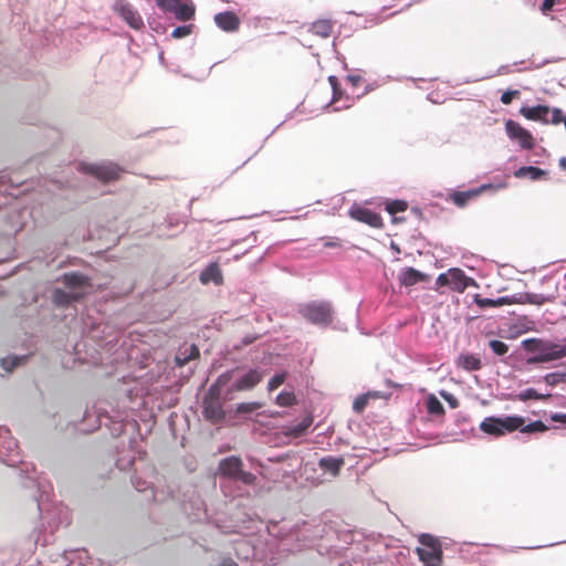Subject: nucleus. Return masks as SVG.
Wrapping results in <instances>:
<instances>
[{
    "mask_svg": "<svg viewBox=\"0 0 566 566\" xmlns=\"http://www.w3.org/2000/svg\"><path fill=\"white\" fill-rule=\"evenodd\" d=\"M234 371L235 369H231L219 375L203 397V417L213 423L221 422L226 417V412L223 410V401L230 399V397L224 396L221 398V395L223 388L227 387L228 384L232 380Z\"/></svg>",
    "mask_w": 566,
    "mask_h": 566,
    "instance_id": "1",
    "label": "nucleus"
},
{
    "mask_svg": "<svg viewBox=\"0 0 566 566\" xmlns=\"http://www.w3.org/2000/svg\"><path fill=\"white\" fill-rule=\"evenodd\" d=\"M525 345L528 352L534 353V356L528 358V364L549 363L566 357V342L531 339L526 340Z\"/></svg>",
    "mask_w": 566,
    "mask_h": 566,
    "instance_id": "2",
    "label": "nucleus"
},
{
    "mask_svg": "<svg viewBox=\"0 0 566 566\" xmlns=\"http://www.w3.org/2000/svg\"><path fill=\"white\" fill-rule=\"evenodd\" d=\"M524 423L521 416H507L505 418L488 417L481 424L480 429L488 434L501 437L517 430Z\"/></svg>",
    "mask_w": 566,
    "mask_h": 566,
    "instance_id": "3",
    "label": "nucleus"
},
{
    "mask_svg": "<svg viewBox=\"0 0 566 566\" xmlns=\"http://www.w3.org/2000/svg\"><path fill=\"white\" fill-rule=\"evenodd\" d=\"M242 468V460L235 455L222 459L218 467L219 473L222 476L234 479L247 485H254L256 476L251 472L243 471Z\"/></svg>",
    "mask_w": 566,
    "mask_h": 566,
    "instance_id": "4",
    "label": "nucleus"
},
{
    "mask_svg": "<svg viewBox=\"0 0 566 566\" xmlns=\"http://www.w3.org/2000/svg\"><path fill=\"white\" fill-rule=\"evenodd\" d=\"M418 542L421 546L415 548L420 562H443V551L440 539L431 534H420Z\"/></svg>",
    "mask_w": 566,
    "mask_h": 566,
    "instance_id": "5",
    "label": "nucleus"
},
{
    "mask_svg": "<svg viewBox=\"0 0 566 566\" xmlns=\"http://www.w3.org/2000/svg\"><path fill=\"white\" fill-rule=\"evenodd\" d=\"M301 315L310 323L327 326L333 322V310L327 302H311L300 310Z\"/></svg>",
    "mask_w": 566,
    "mask_h": 566,
    "instance_id": "6",
    "label": "nucleus"
},
{
    "mask_svg": "<svg viewBox=\"0 0 566 566\" xmlns=\"http://www.w3.org/2000/svg\"><path fill=\"white\" fill-rule=\"evenodd\" d=\"M114 11L134 30L144 28V21L138 11L127 0H116Z\"/></svg>",
    "mask_w": 566,
    "mask_h": 566,
    "instance_id": "7",
    "label": "nucleus"
},
{
    "mask_svg": "<svg viewBox=\"0 0 566 566\" xmlns=\"http://www.w3.org/2000/svg\"><path fill=\"white\" fill-rule=\"evenodd\" d=\"M83 171L96 177L103 182L117 180L120 177L122 169L114 164L107 165H81Z\"/></svg>",
    "mask_w": 566,
    "mask_h": 566,
    "instance_id": "8",
    "label": "nucleus"
},
{
    "mask_svg": "<svg viewBox=\"0 0 566 566\" xmlns=\"http://www.w3.org/2000/svg\"><path fill=\"white\" fill-rule=\"evenodd\" d=\"M505 130L511 139L520 143L522 148L532 149L534 147V138L532 134L517 122L509 119L505 123Z\"/></svg>",
    "mask_w": 566,
    "mask_h": 566,
    "instance_id": "9",
    "label": "nucleus"
},
{
    "mask_svg": "<svg viewBox=\"0 0 566 566\" xmlns=\"http://www.w3.org/2000/svg\"><path fill=\"white\" fill-rule=\"evenodd\" d=\"M348 214L352 219L371 228L381 229L384 227L381 216L368 208L354 206L349 209Z\"/></svg>",
    "mask_w": 566,
    "mask_h": 566,
    "instance_id": "10",
    "label": "nucleus"
},
{
    "mask_svg": "<svg viewBox=\"0 0 566 566\" xmlns=\"http://www.w3.org/2000/svg\"><path fill=\"white\" fill-rule=\"evenodd\" d=\"M263 379V374L258 369H250L245 375L238 379L226 390V397L234 391H245L253 389Z\"/></svg>",
    "mask_w": 566,
    "mask_h": 566,
    "instance_id": "11",
    "label": "nucleus"
},
{
    "mask_svg": "<svg viewBox=\"0 0 566 566\" xmlns=\"http://www.w3.org/2000/svg\"><path fill=\"white\" fill-rule=\"evenodd\" d=\"M504 187H505V184L497 185V186L488 184V185H482L479 188L469 190V191H454L450 197H451L452 202L455 206L464 207L470 199L478 197L486 189H500V188H504Z\"/></svg>",
    "mask_w": 566,
    "mask_h": 566,
    "instance_id": "12",
    "label": "nucleus"
},
{
    "mask_svg": "<svg viewBox=\"0 0 566 566\" xmlns=\"http://www.w3.org/2000/svg\"><path fill=\"white\" fill-rule=\"evenodd\" d=\"M213 20L217 27L224 32H235L241 24L239 17L233 11L219 12Z\"/></svg>",
    "mask_w": 566,
    "mask_h": 566,
    "instance_id": "13",
    "label": "nucleus"
},
{
    "mask_svg": "<svg viewBox=\"0 0 566 566\" xmlns=\"http://www.w3.org/2000/svg\"><path fill=\"white\" fill-rule=\"evenodd\" d=\"M551 113V107L547 105H536V106H522L520 108V114L528 119L534 122H539L544 125H547V116Z\"/></svg>",
    "mask_w": 566,
    "mask_h": 566,
    "instance_id": "14",
    "label": "nucleus"
},
{
    "mask_svg": "<svg viewBox=\"0 0 566 566\" xmlns=\"http://www.w3.org/2000/svg\"><path fill=\"white\" fill-rule=\"evenodd\" d=\"M448 279L450 281V287L457 292H463L470 284H473V280L457 268L448 271Z\"/></svg>",
    "mask_w": 566,
    "mask_h": 566,
    "instance_id": "15",
    "label": "nucleus"
},
{
    "mask_svg": "<svg viewBox=\"0 0 566 566\" xmlns=\"http://www.w3.org/2000/svg\"><path fill=\"white\" fill-rule=\"evenodd\" d=\"M428 280H429V276L427 274H424L413 268L405 269L399 276L400 284L403 286H412V285H416L420 282H424Z\"/></svg>",
    "mask_w": 566,
    "mask_h": 566,
    "instance_id": "16",
    "label": "nucleus"
},
{
    "mask_svg": "<svg viewBox=\"0 0 566 566\" xmlns=\"http://www.w3.org/2000/svg\"><path fill=\"white\" fill-rule=\"evenodd\" d=\"M63 283L71 290V292H80L78 290L91 286L88 277L80 273L64 274Z\"/></svg>",
    "mask_w": 566,
    "mask_h": 566,
    "instance_id": "17",
    "label": "nucleus"
},
{
    "mask_svg": "<svg viewBox=\"0 0 566 566\" xmlns=\"http://www.w3.org/2000/svg\"><path fill=\"white\" fill-rule=\"evenodd\" d=\"M171 13H174L175 18L179 21H189L193 19L196 8L190 0H182L178 2Z\"/></svg>",
    "mask_w": 566,
    "mask_h": 566,
    "instance_id": "18",
    "label": "nucleus"
},
{
    "mask_svg": "<svg viewBox=\"0 0 566 566\" xmlns=\"http://www.w3.org/2000/svg\"><path fill=\"white\" fill-rule=\"evenodd\" d=\"M200 281L203 284L213 282L217 285L222 284L223 276L222 272L217 263L209 264L200 274Z\"/></svg>",
    "mask_w": 566,
    "mask_h": 566,
    "instance_id": "19",
    "label": "nucleus"
},
{
    "mask_svg": "<svg viewBox=\"0 0 566 566\" xmlns=\"http://www.w3.org/2000/svg\"><path fill=\"white\" fill-rule=\"evenodd\" d=\"M87 292H65L63 290H55L53 293V302L57 306H67L73 301H78L85 296Z\"/></svg>",
    "mask_w": 566,
    "mask_h": 566,
    "instance_id": "20",
    "label": "nucleus"
},
{
    "mask_svg": "<svg viewBox=\"0 0 566 566\" xmlns=\"http://www.w3.org/2000/svg\"><path fill=\"white\" fill-rule=\"evenodd\" d=\"M343 458L326 457L319 460V468L332 475H338L342 467L344 465Z\"/></svg>",
    "mask_w": 566,
    "mask_h": 566,
    "instance_id": "21",
    "label": "nucleus"
},
{
    "mask_svg": "<svg viewBox=\"0 0 566 566\" xmlns=\"http://www.w3.org/2000/svg\"><path fill=\"white\" fill-rule=\"evenodd\" d=\"M333 29L334 25L331 20L322 19L313 22L310 30L314 35L326 39L332 35Z\"/></svg>",
    "mask_w": 566,
    "mask_h": 566,
    "instance_id": "22",
    "label": "nucleus"
},
{
    "mask_svg": "<svg viewBox=\"0 0 566 566\" xmlns=\"http://www.w3.org/2000/svg\"><path fill=\"white\" fill-rule=\"evenodd\" d=\"M458 367L467 370L473 371L481 369V360L479 357L472 354H462L457 359Z\"/></svg>",
    "mask_w": 566,
    "mask_h": 566,
    "instance_id": "23",
    "label": "nucleus"
},
{
    "mask_svg": "<svg viewBox=\"0 0 566 566\" xmlns=\"http://www.w3.org/2000/svg\"><path fill=\"white\" fill-rule=\"evenodd\" d=\"M312 423H313V417L308 415V416L304 417L303 420L300 423H297L296 426L289 427L286 434L298 438L306 432V430L312 426Z\"/></svg>",
    "mask_w": 566,
    "mask_h": 566,
    "instance_id": "24",
    "label": "nucleus"
},
{
    "mask_svg": "<svg viewBox=\"0 0 566 566\" xmlns=\"http://www.w3.org/2000/svg\"><path fill=\"white\" fill-rule=\"evenodd\" d=\"M544 175H545V171L543 169L533 167V166L521 167L514 172V176L516 178H523V177L527 176L533 180H537L541 177H543Z\"/></svg>",
    "mask_w": 566,
    "mask_h": 566,
    "instance_id": "25",
    "label": "nucleus"
},
{
    "mask_svg": "<svg viewBox=\"0 0 566 566\" xmlns=\"http://www.w3.org/2000/svg\"><path fill=\"white\" fill-rule=\"evenodd\" d=\"M475 302L482 308H484V307H496V306H502V305L514 303V301L511 300L509 296H502V297H499L496 300L481 298V297L476 296L475 297Z\"/></svg>",
    "mask_w": 566,
    "mask_h": 566,
    "instance_id": "26",
    "label": "nucleus"
},
{
    "mask_svg": "<svg viewBox=\"0 0 566 566\" xmlns=\"http://www.w3.org/2000/svg\"><path fill=\"white\" fill-rule=\"evenodd\" d=\"M551 394H538L535 389L533 388H527L525 390H522L517 396L516 398L521 401H527V400H531V399H534V400H547L548 398H551Z\"/></svg>",
    "mask_w": 566,
    "mask_h": 566,
    "instance_id": "27",
    "label": "nucleus"
},
{
    "mask_svg": "<svg viewBox=\"0 0 566 566\" xmlns=\"http://www.w3.org/2000/svg\"><path fill=\"white\" fill-rule=\"evenodd\" d=\"M426 406L430 415L442 416L446 412L443 405L434 395L427 398Z\"/></svg>",
    "mask_w": 566,
    "mask_h": 566,
    "instance_id": "28",
    "label": "nucleus"
},
{
    "mask_svg": "<svg viewBox=\"0 0 566 566\" xmlns=\"http://www.w3.org/2000/svg\"><path fill=\"white\" fill-rule=\"evenodd\" d=\"M275 402L281 407H291L296 403V396L292 391H283L276 396Z\"/></svg>",
    "mask_w": 566,
    "mask_h": 566,
    "instance_id": "29",
    "label": "nucleus"
},
{
    "mask_svg": "<svg viewBox=\"0 0 566 566\" xmlns=\"http://www.w3.org/2000/svg\"><path fill=\"white\" fill-rule=\"evenodd\" d=\"M520 430L521 432L523 433H530V432H545L548 430V427L539 421V420H536V421H533L528 424L525 426V422L517 429Z\"/></svg>",
    "mask_w": 566,
    "mask_h": 566,
    "instance_id": "30",
    "label": "nucleus"
},
{
    "mask_svg": "<svg viewBox=\"0 0 566 566\" xmlns=\"http://www.w3.org/2000/svg\"><path fill=\"white\" fill-rule=\"evenodd\" d=\"M544 381L551 387L557 386L562 382L566 384V370L549 373L545 375Z\"/></svg>",
    "mask_w": 566,
    "mask_h": 566,
    "instance_id": "31",
    "label": "nucleus"
},
{
    "mask_svg": "<svg viewBox=\"0 0 566 566\" xmlns=\"http://www.w3.org/2000/svg\"><path fill=\"white\" fill-rule=\"evenodd\" d=\"M408 208V203L403 200H394L386 205V210L390 214H396L397 212L406 211Z\"/></svg>",
    "mask_w": 566,
    "mask_h": 566,
    "instance_id": "32",
    "label": "nucleus"
},
{
    "mask_svg": "<svg viewBox=\"0 0 566 566\" xmlns=\"http://www.w3.org/2000/svg\"><path fill=\"white\" fill-rule=\"evenodd\" d=\"M371 397L370 394H364L356 397V399L353 402V409L355 412L360 413L365 410L366 406L368 405L369 398Z\"/></svg>",
    "mask_w": 566,
    "mask_h": 566,
    "instance_id": "33",
    "label": "nucleus"
},
{
    "mask_svg": "<svg viewBox=\"0 0 566 566\" xmlns=\"http://www.w3.org/2000/svg\"><path fill=\"white\" fill-rule=\"evenodd\" d=\"M262 405L260 402H242L237 406V413H251L258 409H260Z\"/></svg>",
    "mask_w": 566,
    "mask_h": 566,
    "instance_id": "34",
    "label": "nucleus"
},
{
    "mask_svg": "<svg viewBox=\"0 0 566 566\" xmlns=\"http://www.w3.org/2000/svg\"><path fill=\"white\" fill-rule=\"evenodd\" d=\"M489 345L493 353L497 356H503L509 352V346L502 340L492 339L490 340Z\"/></svg>",
    "mask_w": 566,
    "mask_h": 566,
    "instance_id": "35",
    "label": "nucleus"
},
{
    "mask_svg": "<svg viewBox=\"0 0 566 566\" xmlns=\"http://www.w3.org/2000/svg\"><path fill=\"white\" fill-rule=\"evenodd\" d=\"M564 120V115L559 108H551V113L547 116V125H558Z\"/></svg>",
    "mask_w": 566,
    "mask_h": 566,
    "instance_id": "36",
    "label": "nucleus"
},
{
    "mask_svg": "<svg viewBox=\"0 0 566 566\" xmlns=\"http://www.w3.org/2000/svg\"><path fill=\"white\" fill-rule=\"evenodd\" d=\"M285 379H286L285 373L276 374L275 376H273L269 380V384H268L269 391H273L276 388H279L285 381Z\"/></svg>",
    "mask_w": 566,
    "mask_h": 566,
    "instance_id": "37",
    "label": "nucleus"
},
{
    "mask_svg": "<svg viewBox=\"0 0 566 566\" xmlns=\"http://www.w3.org/2000/svg\"><path fill=\"white\" fill-rule=\"evenodd\" d=\"M22 360V358L19 357H6L1 359V366L7 371H12Z\"/></svg>",
    "mask_w": 566,
    "mask_h": 566,
    "instance_id": "38",
    "label": "nucleus"
},
{
    "mask_svg": "<svg viewBox=\"0 0 566 566\" xmlns=\"http://www.w3.org/2000/svg\"><path fill=\"white\" fill-rule=\"evenodd\" d=\"M328 82L333 90V99L332 102H337L342 96V90L339 87V83L336 76L332 75L328 77Z\"/></svg>",
    "mask_w": 566,
    "mask_h": 566,
    "instance_id": "39",
    "label": "nucleus"
},
{
    "mask_svg": "<svg viewBox=\"0 0 566 566\" xmlns=\"http://www.w3.org/2000/svg\"><path fill=\"white\" fill-rule=\"evenodd\" d=\"M192 32V25H181L174 29L171 36L174 39H181L188 36Z\"/></svg>",
    "mask_w": 566,
    "mask_h": 566,
    "instance_id": "40",
    "label": "nucleus"
},
{
    "mask_svg": "<svg viewBox=\"0 0 566 566\" xmlns=\"http://www.w3.org/2000/svg\"><path fill=\"white\" fill-rule=\"evenodd\" d=\"M521 92L518 90H509L505 91L501 96V103L504 105H510L513 98L520 97Z\"/></svg>",
    "mask_w": 566,
    "mask_h": 566,
    "instance_id": "41",
    "label": "nucleus"
},
{
    "mask_svg": "<svg viewBox=\"0 0 566 566\" xmlns=\"http://www.w3.org/2000/svg\"><path fill=\"white\" fill-rule=\"evenodd\" d=\"M544 301H545V298L542 295H538V294L526 293L523 296V302H528V303H532V304H543Z\"/></svg>",
    "mask_w": 566,
    "mask_h": 566,
    "instance_id": "42",
    "label": "nucleus"
},
{
    "mask_svg": "<svg viewBox=\"0 0 566 566\" xmlns=\"http://www.w3.org/2000/svg\"><path fill=\"white\" fill-rule=\"evenodd\" d=\"M191 360V356H188L186 352H181L175 357V363L178 367H184Z\"/></svg>",
    "mask_w": 566,
    "mask_h": 566,
    "instance_id": "43",
    "label": "nucleus"
},
{
    "mask_svg": "<svg viewBox=\"0 0 566 566\" xmlns=\"http://www.w3.org/2000/svg\"><path fill=\"white\" fill-rule=\"evenodd\" d=\"M437 285L438 286H450V281L448 279V272L447 273H441L438 277H437Z\"/></svg>",
    "mask_w": 566,
    "mask_h": 566,
    "instance_id": "44",
    "label": "nucleus"
},
{
    "mask_svg": "<svg viewBox=\"0 0 566 566\" xmlns=\"http://www.w3.org/2000/svg\"><path fill=\"white\" fill-rule=\"evenodd\" d=\"M555 2H556V0H544L541 6V10L544 13L551 11L553 9V7L555 6Z\"/></svg>",
    "mask_w": 566,
    "mask_h": 566,
    "instance_id": "45",
    "label": "nucleus"
},
{
    "mask_svg": "<svg viewBox=\"0 0 566 566\" xmlns=\"http://www.w3.org/2000/svg\"><path fill=\"white\" fill-rule=\"evenodd\" d=\"M189 352L187 355L188 356H191V360L192 359H197L199 358L200 356V352H199V348L196 346V345H191L187 350L186 353Z\"/></svg>",
    "mask_w": 566,
    "mask_h": 566,
    "instance_id": "46",
    "label": "nucleus"
},
{
    "mask_svg": "<svg viewBox=\"0 0 566 566\" xmlns=\"http://www.w3.org/2000/svg\"><path fill=\"white\" fill-rule=\"evenodd\" d=\"M551 419L554 421V422H560L563 424H566V413H553L551 416Z\"/></svg>",
    "mask_w": 566,
    "mask_h": 566,
    "instance_id": "47",
    "label": "nucleus"
},
{
    "mask_svg": "<svg viewBox=\"0 0 566 566\" xmlns=\"http://www.w3.org/2000/svg\"><path fill=\"white\" fill-rule=\"evenodd\" d=\"M347 81H348V82H349L354 87H356V86L359 84V82L361 81V77H360V76H358V75H350V76H348V77H347Z\"/></svg>",
    "mask_w": 566,
    "mask_h": 566,
    "instance_id": "48",
    "label": "nucleus"
},
{
    "mask_svg": "<svg viewBox=\"0 0 566 566\" xmlns=\"http://www.w3.org/2000/svg\"><path fill=\"white\" fill-rule=\"evenodd\" d=\"M443 397L450 402L451 407L455 408L458 407V400L453 398L451 395L447 396L443 395Z\"/></svg>",
    "mask_w": 566,
    "mask_h": 566,
    "instance_id": "49",
    "label": "nucleus"
},
{
    "mask_svg": "<svg viewBox=\"0 0 566 566\" xmlns=\"http://www.w3.org/2000/svg\"><path fill=\"white\" fill-rule=\"evenodd\" d=\"M221 565L222 566H238L237 563L232 558H230V557L224 558L222 560Z\"/></svg>",
    "mask_w": 566,
    "mask_h": 566,
    "instance_id": "50",
    "label": "nucleus"
},
{
    "mask_svg": "<svg viewBox=\"0 0 566 566\" xmlns=\"http://www.w3.org/2000/svg\"><path fill=\"white\" fill-rule=\"evenodd\" d=\"M421 563H422V566H442L443 562L434 560V562H421Z\"/></svg>",
    "mask_w": 566,
    "mask_h": 566,
    "instance_id": "51",
    "label": "nucleus"
},
{
    "mask_svg": "<svg viewBox=\"0 0 566 566\" xmlns=\"http://www.w3.org/2000/svg\"><path fill=\"white\" fill-rule=\"evenodd\" d=\"M325 247H328V248H335V247H340V243L338 241H326L324 243Z\"/></svg>",
    "mask_w": 566,
    "mask_h": 566,
    "instance_id": "52",
    "label": "nucleus"
},
{
    "mask_svg": "<svg viewBox=\"0 0 566 566\" xmlns=\"http://www.w3.org/2000/svg\"><path fill=\"white\" fill-rule=\"evenodd\" d=\"M559 166H560V168L566 170V157H563L559 159Z\"/></svg>",
    "mask_w": 566,
    "mask_h": 566,
    "instance_id": "53",
    "label": "nucleus"
},
{
    "mask_svg": "<svg viewBox=\"0 0 566 566\" xmlns=\"http://www.w3.org/2000/svg\"><path fill=\"white\" fill-rule=\"evenodd\" d=\"M564 305L566 306V301L564 302Z\"/></svg>",
    "mask_w": 566,
    "mask_h": 566,
    "instance_id": "54",
    "label": "nucleus"
}]
</instances>
